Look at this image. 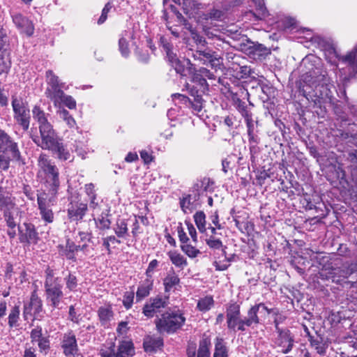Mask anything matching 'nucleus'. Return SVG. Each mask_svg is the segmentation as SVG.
Here are the masks:
<instances>
[{"label": "nucleus", "mask_w": 357, "mask_h": 357, "mask_svg": "<svg viewBox=\"0 0 357 357\" xmlns=\"http://www.w3.org/2000/svg\"><path fill=\"white\" fill-rule=\"evenodd\" d=\"M192 74V82L194 84L197 85L199 89L203 91L207 88V83L206 79L201 75L199 73Z\"/></svg>", "instance_id": "09e8293b"}, {"label": "nucleus", "mask_w": 357, "mask_h": 357, "mask_svg": "<svg viewBox=\"0 0 357 357\" xmlns=\"http://www.w3.org/2000/svg\"><path fill=\"white\" fill-rule=\"evenodd\" d=\"M98 314L102 325L107 324L114 317V312L109 305L99 307Z\"/></svg>", "instance_id": "f704fd0d"}, {"label": "nucleus", "mask_w": 357, "mask_h": 357, "mask_svg": "<svg viewBox=\"0 0 357 357\" xmlns=\"http://www.w3.org/2000/svg\"><path fill=\"white\" fill-rule=\"evenodd\" d=\"M43 337L42 334V328L40 326H37L33 328L31 332V338L32 342H36L38 340L41 339Z\"/></svg>", "instance_id": "774afa93"}, {"label": "nucleus", "mask_w": 357, "mask_h": 357, "mask_svg": "<svg viewBox=\"0 0 357 357\" xmlns=\"http://www.w3.org/2000/svg\"><path fill=\"white\" fill-rule=\"evenodd\" d=\"M153 288V281L149 278L146 279L142 282L136 291V300L137 302L142 301L144 298L147 297Z\"/></svg>", "instance_id": "bb28decb"}, {"label": "nucleus", "mask_w": 357, "mask_h": 357, "mask_svg": "<svg viewBox=\"0 0 357 357\" xmlns=\"http://www.w3.org/2000/svg\"><path fill=\"white\" fill-rule=\"evenodd\" d=\"M310 344L319 354L321 356L326 354L327 346L321 339H311Z\"/></svg>", "instance_id": "a18cd8bd"}, {"label": "nucleus", "mask_w": 357, "mask_h": 357, "mask_svg": "<svg viewBox=\"0 0 357 357\" xmlns=\"http://www.w3.org/2000/svg\"><path fill=\"white\" fill-rule=\"evenodd\" d=\"M61 88L62 86L54 88H47L45 91L47 97L54 102L55 106L61 103V100L66 95L61 90Z\"/></svg>", "instance_id": "c85d7f7f"}, {"label": "nucleus", "mask_w": 357, "mask_h": 357, "mask_svg": "<svg viewBox=\"0 0 357 357\" xmlns=\"http://www.w3.org/2000/svg\"><path fill=\"white\" fill-rule=\"evenodd\" d=\"M204 19L206 20H222V19L224 17V12L218 10V9H213L210 12L204 14Z\"/></svg>", "instance_id": "3c124183"}, {"label": "nucleus", "mask_w": 357, "mask_h": 357, "mask_svg": "<svg viewBox=\"0 0 357 357\" xmlns=\"http://www.w3.org/2000/svg\"><path fill=\"white\" fill-rule=\"evenodd\" d=\"M191 199V195H188L180 201L181 208L185 213L191 212L195 208L193 202Z\"/></svg>", "instance_id": "49530a36"}, {"label": "nucleus", "mask_w": 357, "mask_h": 357, "mask_svg": "<svg viewBox=\"0 0 357 357\" xmlns=\"http://www.w3.org/2000/svg\"><path fill=\"white\" fill-rule=\"evenodd\" d=\"M227 353V349L225 345L223 339L216 338L213 357H228Z\"/></svg>", "instance_id": "ea45409f"}, {"label": "nucleus", "mask_w": 357, "mask_h": 357, "mask_svg": "<svg viewBox=\"0 0 357 357\" xmlns=\"http://www.w3.org/2000/svg\"><path fill=\"white\" fill-rule=\"evenodd\" d=\"M62 287L61 279L55 278L52 271H47L44 287L47 301L54 308L59 307L63 296Z\"/></svg>", "instance_id": "39448f33"}, {"label": "nucleus", "mask_w": 357, "mask_h": 357, "mask_svg": "<svg viewBox=\"0 0 357 357\" xmlns=\"http://www.w3.org/2000/svg\"><path fill=\"white\" fill-rule=\"evenodd\" d=\"M84 192L87 195L89 200L96 199L97 195L95 191V186L92 183H87L84 185Z\"/></svg>", "instance_id": "052dcab7"}, {"label": "nucleus", "mask_w": 357, "mask_h": 357, "mask_svg": "<svg viewBox=\"0 0 357 357\" xmlns=\"http://www.w3.org/2000/svg\"><path fill=\"white\" fill-rule=\"evenodd\" d=\"M42 309V301L34 291L31 294L30 301L24 306L23 315L24 319L26 320L31 317H33V319H38Z\"/></svg>", "instance_id": "ddd939ff"}, {"label": "nucleus", "mask_w": 357, "mask_h": 357, "mask_svg": "<svg viewBox=\"0 0 357 357\" xmlns=\"http://www.w3.org/2000/svg\"><path fill=\"white\" fill-rule=\"evenodd\" d=\"M20 317V306L15 305L10 310L8 315V325L10 328L17 326V323Z\"/></svg>", "instance_id": "79ce46f5"}, {"label": "nucleus", "mask_w": 357, "mask_h": 357, "mask_svg": "<svg viewBox=\"0 0 357 357\" xmlns=\"http://www.w3.org/2000/svg\"><path fill=\"white\" fill-rule=\"evenodd\" d=\"M18 229L19 238L21 243L31 244L38 242V234L33 224L24 222L22 226L18 227Z\"/></svg>", "instance_id": "2eb2a0df"}, {"label": "nucleus", "mask_w": 357, "mask_h": 357, "mask_svg": "<svg viewBox=\"0 0 357 357\" xmlns=\"http://www.w3.org/2000/svg\"><path fill=\"white\" fill-rule=\"evenodd\" d=\"M226 317L227 328L234 332L237 331H245L246 327H251L255 325L248 312L246 317H241L240 306L237 304L229 305L227 310Z\"/></svg>", "instance_id": "423d86ee"}, {"label": "nucleus", "mask_w": 357, "mask_h": 357, "mask_svg": "<svg viewBox=\"0 0 357 357\" xmlns=\"http://www.w3.org/2000/svg\"><path fill=\"white\" fill-rule=\"evenodd\" d=\"M160 41L164 51L166 52L168 61L177 73L181 74L182 76H186L187 73L192 74L195 72V68L190 59H183V60H179L177 58L176 54L172 52V45L165 37H162Z\"/></svg>", "instance_id": "20e7f679"}, {"label": "nucleus", "mask_w": 357, "mask_h": 357, "mask_svg": "<svg viewBox=\"0 0 357 357\" xmlns=\"http://www.w3.org/2000/svg\"><path fill=\"white\" fill-rule=\"evenodd\" d=\"M273 313L275 315V317L274 319V324H275V331H278V329H281L279 327V325L280 324L283 323L287 317L284 315H283L282 314L279 313L278 310L275 311L273 310Z\"/></svg>", "instance_id": "69168bd1"}, {"label": "nucleus", "mask_w": 357, "mask_h": 357, "mask_svg": "<svg viewBox=\"0 0 357 357\" xmlns=\"http://www.w3.org/2000/svg\"><path fill=\"white\" fill-rule=\"evenodd\" d=\"M249 55L255 60H263L271 54V50L266 46L259 44L254 43L250 45L248 48Z\"/></svg>", "instance_id": "4be33fe9"}, {"label": "nucleus", "mask_w": 357, "mask_h": 357, "mask_svg": "<svg viewBox=\"0 0 357 357\" xmlns=\"http://www.w3.org/2000/svg\"><path fill=\"white\" fill-rule=\"evenodd\" d=\"M38 165L40 169L38 174L41 176H43L46 187L49 189V194L56 195L60 185L59 169L44 153L40 155Z\"/></svg>", "instance_id": "f03ea898"}, {"label": "nucleus", "mask_w": 357, "mask_h": 357, "mask_svg": "<svg viewBox=\"0 0 357 357\" xmlns=\"http://www.w3.org/2000/svg\"><path fill=\"white\" fill-rule=\"evenodd\" d=\"M66 288L70 291H74L77 286V280L75 275L69 273L65 278Z\"/></svg>", "instance_id": "5fc2aeb1"}, {"label": "nucleus", "mask_w": 357, "mask_h": 357, "mask_svg": "<svg viewBox=\"0 0 357 357\" xmlns=\"http://www.w3.org/2000/svg\"><path fill=\"white\" fill-rule=\"evenodd\" d=\"M167 303V297L151 298L143 307V314L147 317H153L157 312H160L161 308L165 307Z\"/></svg>", "instance_id": "4468645a"}, {"label": "nucleus", "mask_w": 357, "mask_h": 357, "mask_svg": "<svg viewBox=\"0 0 357 357\" xmlns=\"http://www.w3.org/2000/svg\"><path fill=\"white\" fill-rule=\"evenodd\" d=\"M167 255L172 263L177 267L183 268L188 265L186 259L176 251H169Z\"/></svg>", "instance_id": "e433bc0d"}, {"label": "nucleus", "mask_w": 357, "mask_h": 357, "mask_svg": "<svg viewBox=\"0 0 357 357\" xmlns=\"http://www.w3.org/2000/svg\"><path fill=\"white\" fill-rule=\"evenodd\" d=\"M236 104L238 111L241 113V114L244 119L252 116V112L249 109H248L247 105L245 104V102L242 101L240 99H237Z\"/></svg>", "instance_id": "603ef678"}, {"label": "nucleus", "mask_w": 357, "mask_h": 357, "mask_svg": "<svg viewBox=\"0 0 357 357\" xmlns=\"http://www.w3.org/2000/svg\"><path fill=\"white\" fill-rule=\"evenodd\" d=\"M255 10H250V14L252 15L257 20H264L268 16V12L265 6L264 0H252Z\"/></svg>", "instance_id": "b1692460"}, {"label": "nucleus", "mask_w": 357, "mask_h": 357, "mask_svg": "<svg viewBox=\"0 0 357 357\" xmlns=\"http://www.w3.org/2000/svg\"><path fill=\"white\" fill-rule=\"evenodd\" d=\"M173 99H178L181 102L186 103L189 102L191 105L192 112L199 115V112H202L203 109V99L202 96H197V98H193V100H190L187 96L180 94V93H174L172 95Z\"/></svg>", "instance_id": "5701e85b"}, {"label": "nucleus", "mask_w": 357, "mask_h": 357, "mask_svg": "<svg viewBox=\"0 0 357 357\" xmlns=\"http://www.w3.org/2000/svg\"><path fill=\"white\" fill-rule=\"evenodd\" d=\"M278 337L275 338L274 343L276 347L280 348L282 354L289 353L294 343V337L288 329H278L276 331Z\"/></svg>", "instance_id": "9b49d317"}, {"label": "nucleus", "mask_w": 357, "mask_h": 357, "mask_svg": "<svg viewBox=\"0 0 357 357\" xmlns=\"http://www.w3.org/2000/svg\"><path fill=\"white\" fill-rule=\"evenodd\" d=\"M0 208L3 211V214L6 212H10V213H17L18 208L15 206L13 199L8 197H3L0 195Z\"/></svg>", "instance_id": "c756f323"}, {"label": "nucleus", "mask_w": 357, "mask_h": 357, "mask_svg": "<svg viewBox=\"0 0 357 357\" xmlns=\"http://www.w3.org/2000/svg\"><path fill=\"white\" fill-rule=\"evenodd\" d=\"M192 56L195 61L204 65L210 63L212 66H214L218 64L217 62H219L218 55L209 49L197 50L192 52Z\"/></svg>", "instance_id": "f3484780"}, {"label": "nucleus", "mask_w": 357, "mask_h": 357, "mask_svg": "<svg viewBox=\"0 0 357 357\" xmlns=\"http://www.w3.org/2000/svg\"><path fill=\"white\" fill-rule=\"evenodd\" d=\"M336 267H333V266L328 265L324 266L321 271L319 272L320 278L322 280H332L333 282L338 283L340 282L339 279H336Z\"/></svg>", "instance_id": "473e14b6"}, {"label": "nucleus", "mask_w": 357, "mask_h": 357, "mask_svg": "<svg viewBox=\"0 0 357 357\" xmlns=\"http://www.w3.org/2000/svg\"><path fill=\"white\" fill-rule=\"evenodd\" d=\"M61 103H63L69 109H75L76 107V102L70 96L65 95L61 100Z\"/></svg>", "instance_id": "338daca9"}, {"label": "nucleus", "mask_w": 357, "mask_h": 357, "mask_svg": "<svg viewBox=\"0 0 357 357\" xmlns=\"http://www.w3.org/2000/svg\"><path fill=\"white\" fill-rule=\"evenodd\" d=\"M12 107L14 112V118L24 130H27L30 123L29 109L25 106L22 99L17 98L16 96H12Z\"/></svg>", "instance_id": "9d476101"}, {"label": "nucleus", "mask_w": 357, "mask_h": 357, "mask_svg": "<svg viewBox=\"0 0 357 357\" xmlns=\"http://www.w3.org/2000/svg\"><path fill=\"white\" fill-rule=\"evenodd\" d=\"M195 224L201 233L206 231V215L203 211H197L194 215Z\"/></svg>", "instance_id": "a19ab883"}, {"label": "nucleus", "mask_w": 357, "mask_h": 357, "mask_svg": "<svg viewBox=\"0 0 357 357\" xmlns=\"http://www.w3.org/2000/svg\"><path fill=\"white\" fill-rule=\"evenodd\" d=\"M113 229L119 238H126L129 235L128 223L124 219H118Z\"/></svg>", "instance_id": "2f4dec72"}, {"label": "nucleus", "mask_w": 357, "mask_h": 357, "mask_svg": "<svg viewBox=\"0 0 357 357\" xmlns=\"http://www.w3.org/2000/svg\"><path fill=\"white\" fill-rule=\"evenodd\" d=\"M112 7L113 6L110 2L106 3V5L105 6L102 10V14L98 20V24H101L105 22V20L107 18V13L109 12Z\"/></svg>", "instance_id": "680f3d73"}, {"label": "nucleus", "mask_w": 357, "mask_h": 357, "mask_svg": "<svg viewBox=\"0 0 357 357\" xmlns=\"http://www.w3.org/2000/svg\"><path fill=\"white\" fill-rule=\"evenodd\" d=\"M59 118L63 119L69 128H74L76 126V122L74 118L69 114L68 111L62 109L58 111Z\"/></svg>", "instance_id": "37998d69"}, {"label": "nucleus", "mask_w": 357, "mask_h": 357, "mask_svg": "<svg viewBox=\"0 0 357 357\" xmlns=\"http://www.w3.org/2000/svg\"><path fill=\"white\" fill-rule=\"evenodd\" d=\"M181 249L190 258H195L200 254V251L198 249L188 243L187 244L181 245Z\"/></svg>", "instance_id": "8fccbe9b"}, {"label": "nucleus", "mask_w": 357, "mask_h": 357, "mask_svg": "<svg viewBox=\"0 0 357 357\" xmlns=\"http://www.w3.org/2000/svg\"><path fill=\"white\" fill-rule=\"evenodd\" d=\"M50 151H51L54 154H56L57 158L60 160H73V159H70L71 155L69 151L66 149L61 139H60L56 144H54L53 148Z\"/></svg>", "instance_id": "cd10ccee"}, {"label": "nucleus", "mask_w": 357, "mask_h": 357, "mask_svg": "<svg viewBox=\"0 0 357 357\" xmlns=\"http://www.w3.org/2000/svg\"><path fill=\"white\" fill-rule=\"evenodd\" d=\"M134 296L135 294L133 291H127L125 293L123 299V304L127 310L131 308L133 303Z\"/></svg>", "instance_id": "bf43d9fd"}, {"label": "nucleus", "mask_w": 357, "mask_h": 357, "mask_svg": "<svg viewBox=\"0 0 357 357\" xmlns=\"http://www.w3.org/2000/svg\"><path fill=\"white\" fill-rule=\"evenodd\" d=\"M179 282L180 279L174 271L169 272L163 282L165 291H171L179 284Z\"/></svg>", "instance_id": "c9c22d12"}, {"label": "nucleus", "mask_w": 357, "mask_h": 357, "mask_svg": "<svg viewBox=\"0 0 357 357\" xmlns=\"http://www.w3.org/2000/svg\"><path fill=\"white\" fill-rule=\"evenodd\" d=\"M40 137L37 135H31V137L37 146L43 149L50 150L60 139L58 138L52 126H44L39 129Z\"/></svg>", "instance_id": "1a4fd4ad"}, {"label": "nucleus", "mask_w": 357, "mask_h": 357, "mask_svg": "<svg viewBox=\"0 0 357 357\" xmlns=\"http://www.w3.org/2000/svg\"><path fill=\"white\" fill-rule=\"evenodd\" d=\"M68 217L71 221L82 220L88 211L86 203L79 201H72L68 206Z\"/></svg>", "instance_id": "dca6fc26"}, {"label": "nucleus", "mask_w": 357, "mask_h": 357, "mask_svg": "<svg viewBox=\"0 0 357 357\" xmlns=\"http://www.w3.org/2000/svg\"><path fill=\"white\" fill-rule=\"evenodd\" d=\"M309 57L303 60V64L309 70L301 75L298 82V91L307 100L312 102L315 105L320 106L323 100L328 97V89L326 82V72L320 67L310 68L312 64Z\"/></svg>", "instance_id": "f257e3e1"}, {"label": "nucleus", "mask_w": 357, "mask_h": 357, "mask_svg": "<svg viewBox=\"0 0 357 357\" xmlns=\"http://www.w3.org/2000/svg\"><path fill=\"white\" fill-rule=\"evenodd\" d=\"M145 351L155 352L163 346V340L160 337L148 336L143 342Z\"/></svg>", "instance_id": "a878e982"}, {"label": "nucleus", "mask_w": 357, "mask_h": 357, "mask_svg": "<svg viewBox=\"0 0 357 357\" xmlns=\"http://www.w3.org/2000/svg\"><path fill=\"white\" fill-rule=\"evenodd\" d=\"M134 31L132 29H128L123 31L119 39V50L121 52V54L127 58L130 54V49L128 43L130 40L133 38Z\"/></svg>", "instance_id": "412c9836"}, {"label": "nucleus", "mask_w": 357, "mask_h": 357, "mask_svg": "<svg viewBox=\"0 0 357 357\" xmlns=\"http://www.w3.org/2000/svg\"><path fill=\"white\" fill-rule=\"evenodd\" d=\"M206 244L208 246L212 249L219 250L222 249V252L225 255V250L223 248V245L222 241L220 239H216L214 237H210L206 240Z\"/></svg>", "instance_id": "6e6d98bb"}, {"label": "nucleus", "mask_w": 357, "mask_h": 357, "mask_svg": "<svg viewBox=\"0 0 357 357\" xmlns=\"http://www.w3.org/2000/svg\"><path fill=\"white\" fill-rule=\"evenodd\" d=\"M185 318L180 313H165L160 319L155 321V325L160 332L173 333L185 323Z\"/></svg>", "instance_id": "0eeeda50"}, {"label": "nucleus", "mask_w": 357, "mask_h": 357, "mask_svg": "<svg viewBox=\"0 0 357 357\" xmlns=\"http://www.w3.org/2000/svg\"><path fill=\"white\" fill-rule=\"evenodd\" d=\"M46 76L47 78V84L50 85L49 88H54L62 86V84H59V77L56 76L52 70H47L46 72Z\"/></svg>", "instance_id": "864d4df0"}, {"label": "nucleus", "mask_w": 357, "mask_h": 357, "mask_svg": "<svg viewBox=\"0 0 357 357\" xmlns=\"http://www.w3.org/2000/svg\"><path fill=\"white\" fill-rule=\"evenodd\" d=\"M213 302L211 296H206L198 301L197 307L200 311H208L213 306Z\"/></svg>", "instance_id": "c03bdc74"}, {"label": "nucleus", "mask_w": 357, "mask_h": 357, "mask_svg": "<svg viewBox=\"0 0 357 357\" xmlns=\"http://www.w3.org/2000/svg\"><path fill=\"white\" fill-rule=\"evenodd\" d=\"M55 196L45 192L37 195V202L40 215L46 223H52L54 220V213L51 206L54 205Z\"/></svg>", "instance_id": "6e6552de"}, {"label": "nucleus", "mask_w": 357, "mask_h": 357, "mask_svg": "<svg viewBox=\"0 0 357 357\" xmlns=\"http://www.w3.org/2000/svg\"><path fill=\"white\" fill-rule=\"evenodd\" d=\"M58 249L61 256L65 257L67 259L74 262L76 261L75 252L79 250V247H77L74 241L68 238L66 245H59Z\"/></svg>", "instance_id": "aec40b11"}, {"label": "nucleus", "mask_w": 357, "mask_h": 357, "mask_svg": "<svg viewBox=\"0 0 357 357\" xmlns=\"http://www.w3.org/2000/svg\"><path fill=\"white\" fill-rule=\"evenodd\" d=\"M273 310L267 307L264 303H260L252 306L248 310V312L255 325H257L260 323L262 319H266L268 314L273 313Z\"/></svg>", "instance_id": "6ab92c4d"}, {"label": "nucleus", "mask_w": 357, "mask_h": 357, "mask_svg": "<svg viewBox=\"0 0 357 357\" xmlns=\"http://www.w3.org/2000/svg\"><path fill=\"white\" fill-rule=\"evenodd\" d=\"M94 220L97 227L100 229H109L111 225L110 220L103 215H101V218L97 219L94 218Z\"/></svg>", "instance_id": "13d9d810"}, {"label": "nucleus", "mask_w": 357, "mask_h": 357, "mask_svg": "<svg viewBox=\"0 0 357 357\" xmlns=\"http://www.w3.org/2000/svg\"><path fill=\"white\" fill-rule=\"evenodd\" d=\"M17 215V213H10V212H6L5 214H3V218L8 227L7 234L10 238H14L16 236L15 229L17 226L15 221V215Z\"/></svg>", "instance_id": "7c9ffc66"}, {"label": "nucleus", "mask_w": 357, "mask_h": 357, "mask_svg": "<svg viewBox=\"0 0 357 357\" xmlns=\"http://www.w3.org/2000/svg\"><path fill=\"white\" fill-rule=\"evenodd\" d=\"M211 340L208 337L203 338L199 342L197 357H210Z\"/></svg>", "instance_id": "4c0bfd02"}, {"label": "nucleus", "mask_w": 357, "mask_h": 357, "mask_svg": "<svg viewBox=\"0 0 357 357\" xmlns=\"http://www.w3.org/2000/svg\"><path fill=\"white\" fill-rule=\"evenodd\" d=\"M234 158L236 155L232 154L229 155L227 158H225L222 161V171L226 174L228 172V169H230V165L231 162L234 161Z\"/></svg>", "instance_id": "0e129e2a"}, {"label": "nucleus", "mask_w": 357, "mask_h": 357, "mask_svg": "<svg viewBox=\"0 0 357 357\" xmlns=\"http://www.w3.org/2000/svg\"><path fill=\"white\" fill-rule=\"evenodd\" d=\"M12 18L13 23L20 32L25 33L28 36H32L34 31V26L31 21L18 13H13Z\"/></svg>", "instance_id": "a211bd4d"}, {"label": "nucleus", "mask_w": 357, "mask_h": 357, "mask_svg": "<svg viewBox=\"0 0 357 357\" xmlns=\"http://www.w3.org/2000/svg\"><path fill=\"white\" fill-rule=\"evenodd\" d=\"M33 118L39 123V129L44 126H50L48 122L47 115L38 106H35L32 109Z\"/></svg>", "instance_id": "72a5a7b5"}, {"label": "nucleus", "mask_w": 357, "mask_h": 357, "mask_svg": "<svg viewBox=\"0 0 357 357\" xmlns=\"http://www.w3.org/2000/svg\"><path fill=\"white\" fill-rule=\"evenodd\" d=\"M10 67V62L8 57H6L3 52H0V74L7 73Z\"/></svg>", "instance_id": "4d7b16f0"}, {"label": "nucleus", "mask_w": 357, "mask_h": 357, "mask_svg": "<svg viewBox=\"0 0 357 357\" xmlns=\"http://www.w3.org/2000/svg\"><path fill=\"white\" fill-rule=\"evenodd\" d=\"M20 158V152L17 144L4 130L0 129V168L7 169L11 159L18 160Z\"/></svg>", "instance_id": "7ed1b4c3"}, {"label": "nucleus", "mask_w": 357, "mask_h": 357, "mask_svg": "<svg viewBox=\"0 0 357 357\" xmlns=\"http://www.w3.org/2000/svg\"><path fill=\"white\" fill-rule=\"evenodd\" d=\"M336 279L348 278L353 273L354 270L349 266H343L342 267H336Z\"/></svg>", "instance_id": "de8ad7c7"}, {"label": "nucleus", "mask_w": 357, "mask_h": 357, "mask_svg": "<svg viewBox=\"0 0 357 357\" xmlns=\"http://www.w3.org/2000/svg\"><path fill=\"white\" fill-rule=\"evenodd\" d=\"M135 354V349L131 341L120 342L114 357H132Z\"/></svg>", "instance_id": "393cba45"}, {"label": "nucleus", "mask_w": 357, "mask_h": 357, "mask_svg": "<svg viewBox=\"0 0 357 357\" xmlns=\"http://www.w3.org/2000/svg\"><path fill=\"white\" fill-rule=\"evenodd\" d=\"M61 347L66 357H75L79 349L77 338L73 331L65 333L62 337Z\"/></svg>", "instance_id": "f8f14e48"}, {"label": "nucleus", "mask_w": 357, "mask_h": 357, "mask_svg": "<svg viewBox=\"0 0 357 357\" xmlns=\"http://www.w3.org/2000/svg\"><path fill=\"white\" fill-rule=\"evenodd\" d=\"M342 61L349 63L354 75H357V46L354 51L342 56Z\"/></svg>", "instance_id": "58836bf2"}, {"label": "nucleus", "mask_w": 357, "mask_h": 357, "mask_svg": "<svg viewBox=\"0 0 357 357\" xmlns=\"http://www.w3.org/2000/svg\"><path fill=\"white\" fill-rule=\"evenodd\" d=\"M159 265V262L157 259L151 260L148 266V268L146 271V275L148 278H151L153 273L156 270Z\"/></svg>", "instance_id": "e2e57ef3"}]
</instances>
